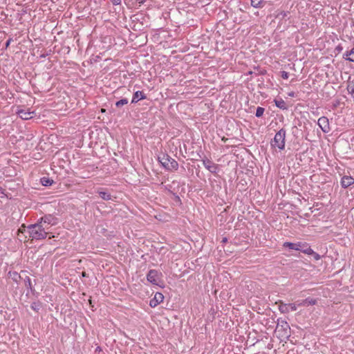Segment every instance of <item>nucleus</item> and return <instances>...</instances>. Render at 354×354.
Masks as SVG:
<instances>
[{"mask_svg":"<svg viewBox=\"0 0 354 354\" xmlns=\"http://www.w3.org/2000/svg\"><path fill=\"white\" fill-rule=\"evenodd\" d=\"M29 237L32 241L43 240L47 237L48 232L39 222L27 227Z\"/></svg>","mask_w":354,"mask_h":354,"instance_id":"f257e3e1","label":"nucleus"},{"mask_svg":"<svg viewBox=\"0 0 354 354\" xmlns=\"http://www.w3.org/2000/svg\"><path fill=\"white\" fill-rule=\"evenodd\" d=\"M37 222H39L46 230L48 232L51 226L55 225L58 223V219L52 214H46L41 217Z\"/></svg>","mask_w":354,"mask_h":354,"instance_id":"39448f33","label":"nucleus"},{"mask_svg":"<svg viewBox=\"0 0 354 354\" xmlns=\"http://www.w3.org/2000/svg\"><path fill=\"white\" fill-rule=\"evenodd\" d=\"M26 232V225L24 224H23L21 227L18 230V234H17V236H18V239L20 241H22V239L24 238L23 237V234H24V232Z\"/></svg>","mask_w":354,"mask_h":354,"instance_id":"2eb2a0df","label":"nucleus"},{"mask_svg":"<svg viewBox=\"0 0 354 354\" xmlns=\"http://www.w3.org/2000/svg\"><path fill=\"white\" fill-rule=\"evenodd\" d=\"M99 195L104 200L109 201L111 199V196L110 194L106 192L100 191L99 192Z\"/></svg>","mask_w":354,"mask_h":354,"instance_id":"6ab92c4d","label":"nucleus"},{"mask_svg":"<svg viewBox=\"0 0 354 354\" xmlns=\"http://www.w3.org/2000/svg\"><path fill=\"white\" fill-rule=\"evenodd\" d=\"M354 183V178L352 176H344L342 178L341 184L344 188H347Z\"/></svg>","mask_w":354,"mask_h":354,"instance_id":"9b49d317","label":"nucleus"},{"mask_svg":"<svg viewBox=\"0 0 354 354\" xmlns=\"http://www.w3.org/2000/svg\"><path fill=\"white\" fill-rule=\"evenodd\" d=\"M97 351H100L101 349H100V347H97Z\"/></svg>","mask_w":354,"mask_h":354,"instance_id":"e433bc0d","label":"nucleus"},{"mask_svg":"<svg viewBox=\"0 0 354 354\" xmlns=\"http://www.w3.org/2000/svg\"><path fill=\"white\" fill-rule=\"evenodd\" d=\"M24 283H25V286L29 288L31 291H32V283H31V280L30 279L29 277L26 276V278L24 279Z\"/></svg>","mask_w":354,"mask_h":354,"instance_id":"4be33fe9","label":"nucleus"},{"mask_svg":"<svg viewBox=\"0 0 354 354\" xmlns=\"http://www.w3.org/2000/svg\"><path fill=\"white\" fill-rule=\"evenodd\" d=\"M317 124L324 133H328L330 131L329 122L326 117L319 118Z\"/></svg>","mask_w":354,"mask_h":354,"instance_id":"0eeeda50","label":"nucleus"},{"mask_svg":"<svg viewBox=\"0 0 354 354\" xmlns=\"http://www.w3.org/2000/svg\"><path fill=\"white\" fill-rule=\"evenodd\" d=\"M286 131L283 129H280L274 136L272 142V146L278 147L279 149H283L285 147Z\"/></svg>","mask_w":354,"mask_h":354,"instance_id":"20e7f679","label":"nucleus"},{"mask_svg":"<svg viewBox=\"0 0 354 354\" xmlns=\"http://www.w3.org/2000/svg\"><path fill=\"white\" fill-rule=\"evenodd\" d=\"M317 301L315 299L313 298H306V299L302 300L301 301H297V306H308L311 305H315Z\"/></svg>","mask_w":354,"mask_h":354,"instance_id":"f8f14e48","label":"nucleus"},{"mask_svg":"<svg viewBox=\"0 0 354 354\" xmlns=\"http://www.w3.org/2000/svg\"><path fill=\"white\" fill-rule=\"evenodd\" d=\"M297 304H288V308H290V309L292 310V311H295L297 310V306H296Z\"/></svg>","mask_w":354,"mask_h":354,"instance_id":"cd10ccee","label":"nucleus"},{"mask_svg":"<svg viewBox=\"0 0 354 354\" xmlns=\"http://www.w3.org/2000/svg\"><path fill=\"white\" fill-rule=\"evenodd\" d=\"M41 183L44 186H50L53 184V180L48 178L43 177L41 178Z\"/></svg>","mask_w":354,"mask_h":354,"instance_id":"f3484780","label":"nucleus"},{"mask_svg":"<svg viewBox=\"0 0 354 354\" xmlns=\"http://www.w3.org/2000/svg\"><path fill=\"white\" fill-rule=\"evenodd\" d=\"M283 247L288 248L291 250H295L297 251H301V252L304 254H309L313 253V250L310 248V247L306 243H290V242H285L283 243Z\"/></svg>","mask_w":354,"mask_h":354,"instance_id":"7ed1b4c3","label":"nucleus"},{"mask_svg":"<svg viewBox=\"0 0 354 354\" xmlns=\"http://www.w3.org/2000/svg\"><path fill=\"white\" fill-rule=\"evenodd\" d=\"M348 91L351 93H354V79L353 80L349 81L348 85Z\"/></svg>","mask_w":354,"mask_h":354,"instance_id":"393cba45","label":"nucleus"},{"mask_svg":"<svg viewBox=\"0 0 354 354\" xmlns=\"http://www.w3.org/2000/svg\"><path fill=\"white\" fill-rule=\"evenodd\" d=\"M285 330L290 329V326L287 322H285Z\"/></svg>","mask_w":354,"mask_h":354,"instance_id":"7c9ffc66","label":"nucleus"},{"mask_svg":"<svg viewBox=\"0 0 354 354\" xmlns=\"http://www.w3.org/2000/svg\"><path fill=\"white\" fill-rule=\"evenodd\" d=\"M263 0H251V6L254 8H262Z\"/></svg>","mask_w":354,"mask_h":354,"instance_id":"a211bd4d","label":"nucleus"},{"mask_svg":"<svg viewBox=\"0 0 354 354\" xmlns=\"http://www.w3.org/2000/svg\"><path fill=\"white\" fill-rule=\"evenodd\" d=\"M10 41H11V39H9L6 41V47H8V46L10 45Z\"/></svg>","mask_w":354,"mask_h":354,"instance_id":"2f4dec72","label":"nucleus"},{"mask_svg":"<svg viewBox=\"0 0 354 354\" xmlns=\"http://www.w3.org/2000/svg\"><path fill=\"white\" fill-rule=\"evenodd\" d=\"M226 241H227V239H226V238H224V239H223V242H226Z\"/></svg>","mask_w":354,"mask_h":354,"instance_id":"c9c22d12","label":"nucleus"},{"mask_svg":"<svg viewBox=\"0 0 354 354\" xmlns=\"http://www.w3.org/2000/svg\"><path fill=\"white\" fill-rule=\"evenodd\" d=\"M159 162L168 170H177L178 163L169 155L163 153L158 157Z\"/></svg>","mask_w":354,"mask_h":354,"instance_id":"f03ea898","label":"nucleus"},{"mask_svg":"<svg viewBox=\"0 0 354 354\" xmlns=\"http://www.w3.org/2000/svg\"><path fill=\"white\" fill-rule=\"evenodd\" d=\"M162 273L156 270H150L147 275V281L154 285H159L161 281Z\"/></svg>","mask_w":354,"mask_h":354,"instance_id":"423d86ee","label":"nucleus"},{"mask_svg":"<svg viewBox=\"0 0 354 354\" xmlns=\"http://www.w3.org/2000/svg\"><path fill=\"white\" fill-rule=\"evenodd\" d=\"M281 305L279 306V310L283 313H287L289 312L288 309V304H283L282 302H280Z\"/></svg>","mask_w":354,"mask_h":354,"instance_id":"aec40b11","label":"nucleus"},{"mask_svg":"<svg viewBox=\"0 0 354 354\" xmlns=\"http://www.w3.org/2000/svg\"><path fill=\"white\" fill-rule=\"evenodd\" d=\"M40 307V304L35 302H33L30 306V308L36 312H38L39 310Z\"/></svg>","mask_w":354,"mask_h":354,"instance_id":"a878e982","label":"nucleus"},{"mask_svg":"<svg viewBox=\"0 0 354 354\" xmlns=\"http://www.w3.org/2000/svg\"><path fill=\"white\" fill-rule=\"evenodd\" d=\"M343 57L346 60L354 62V47L351 50L345 52Z\"/></svg>","mask_w":354,"mask_h":354,"instance_id":"ddd939ff","label":"nucleus"},{"mask_svg":"<svg viewBox=\"0 0 354 354\" xmlns=\"http://www.w3.org/2000/svg\"><path fill=\"white\" fill-rule=\"evenodd\" d=\"M203 164L204 167L211 173H212V174L216 173V171L218 169V165L212 162L209 159L203 160Z\"/></svg>","mask_w":354,"mask_h":354,"instance_id":"1a4fd4ad","label":"nucleus"},{"mask_svg":"<svg viewBox=\"0 0 354 354\" xmlns=\"http://www.w3.org/2000/svg\"><path fill=\"white\" fill-rule=\"evenodd\" d=\"M308 254L313 255L314 259L317 261H318L321 259V256L319 254L315 252L313 250V253H309Z\"/></svg>","mask_w":354,"mask_h":354,"instance_id":"bb28decb","label":"nucleus"},{"mask_svg":"<svg viewBox=\"0 0 354 354\" xmlns=\"http://www.w3.org/2000/svg\"><path fill=\"white\" fill-rule=\"evenodd\" d=\"M288 95L290 96V97H295V92L292 91L290 93H288Z\"/></svg>","mask_w":354,"mask_h":354,"instance_id":"473e14b6","label":"nucleus"},{"mask_svg":"<svg viewBox=\"0 0 354 354\" xmlns=\"http://www.w3.org/2000/svg\"><path fill=\"white\" fill-rule=\"evenodd\" d=\"M9 274H10V277L12 278V279L16 282H17L18 280L19 279H21V275L19 274H18L17 272H10Z\"/></svg>","mask_w":354,"mask_h":354,"instance_id":"412c9836","label":"nucleus"},{"mask_svg":"<svg viewBox=\"0 0 354 354\" xmlns=\"http://www.w3.org/2000/svg\"><path fill=\"white\" fill-rule=\"evenodd\" d=\"M274 102H275V105L277 107H279V108H280L281 109H286V103H285V102L282 99L275 100Z\"/></svg>","mask_w":354,"mask_h":354,"instance_id":"dca6fc26","label":"nucleus"},{"mask_svg":"<svg viewBox=\"0 0 354 354\" xmlns=\"http://www.w3.org/2000/svg\"><path fill=\"white\" fill-rule=\"evenodd\" d=\"M288 77H289V74H288V72H286V71H282L281 72V77L283 79H286H286L288 78Z\"/></svg>","mask_w":354,"mask_h":354,"instance_id":"c85d7f7f","label":"nucleus"},{"mask_svg":"<svg viewBox=\"0 0 354 354\" xmlns=\"http://www.w3.org/2000/svg\"><path fill=\"white\" fill-rule=\"evenodd\" d=\"M145 95L142 91H136L133 96L131 103H136L139 100L145 99Z\"/></svg>","mask_w":354,"mask_h":354,"instance_id":"4468645a","label":"nucleus"},{"mask_svg":"<svg viewBox=\"0 0 354 354\" xmlns=\"http://www.w3.org/2000/svg\"><path fill=\"white\" fill-rule=\"evenodd\" d=\"M138 1L139 3H143L145 0H137Z\"/></svg>","mask_w":354,"mask_h":354,"instance_id":"f704fd0d","label":"nucleus"},{"mask_svg":"<svg viewBox=\"0 0 354 354\" xmlns=\"http://www.w3.org/2000/svg\"><path fill=\"white\" fill-rule=\"evenodd\" d=\"M128 103V100L126 99V98H124V99H122L118 102H116L115 103V106L117 107H121L123 105H125Z\"/></svg>","mask_w":354,"mask_h":354,"instance_id":"5701e85b","label":"nucleus"},{"mask_svg":"<svg viewBox=\"0 0 354 354\" xmlns=\"http://www.w3.org/2000/svg\"><path fill=\"white\" fill-rule=\"evenodd\" d=\"M19 116L23 120H28L35 115V112L20 109L17 111Z\"/></svg>","mask_w":354,"mask_h":354,"instance_id":"9d476101","label":"nucleus"},{"mask_svg":"<svg viewBox=\"0 0 354 354\" xmlns=\"http://www.w3.org/2000/svg\"><path fill=\"white\" fill-rule=\"evenodd\" d=\"M82 276L83 277H88V274L85 272H82Z\"/></svg>","mask_w":354,"mask_h":354,"instance_id":"72a5a7b5","label":"nucleus"},{"mask_svg":"<svg viewBox=\"0 0 354 354\" xmlns=\"http://www.w3.org/2000/svg\"><path fill=\"white\" fill-rule=\"evenodd\" d=\"M164 300V295L160 292H156L152 299L149 301V306L155 308Z\"/></svg>","mask_w":354,"mask_h":354,"instance_id":"6e6552de","label":"nucleus"},{"mask_svg":"<svg viewBox=\"0 0 354 354\" xmlns=\"http://www.w3.org/2000/svg\"><path fill=\"white\" fill-rule=\"evenodd\" d=\"M112 3L114 5H119L121 3V0H112Z\"/></svg>","mask_w":354,"mask_h":354,"instance_id":"c756f323","label":"nucleus"},{"mask_svg":"<svg viewBox=\"0 0 354 354\" xmlns=\"http://www.w3.org/2000/svg\"><path fill=\"white\" fill-rule=\"evenodd\" d=\"M264 111H265V109L263 107H261V106L257 107V111H256V114H255L257 118L261 117L264 113Z\"/></svg>","mask_w":354,"mask_h":354,"instance_id":"b1692460","label":"nucleus"}]
</instances>
